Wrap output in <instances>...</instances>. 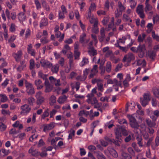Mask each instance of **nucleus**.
<instances>
[{
  "instance_id": "f8f14e48",
  "label": "nucleus",
  "mask_w": 159,
  "mask_h": 159,
  "mask_svg": "<svg viewBox=\"0 0 159 159\" xmlns=\"http://www.w3.org/2000/svg\"><path fill=\"white\" fill-rule=\"evenodd\" d=\"M54 127V123L52 122L48 125H44L43 130L44 132L47 130H49L52 129Z\"/></svg>"
},
{
  "instance_id": "4c0bfd02",
  "label": "nucleus",
  "mask_w": 159,
  "mask_h": 159,
  "mask_svg": "<svg viewBox=\"0 0 159 159\" xmlns=\"http://www.w3.org/2000/svg\"><path fill=\"white\" fill-rule=\"evenodd\" d=\"M145 10L146 12L152 10V7L149 3L145 4Z\"/></svg>"
},
{
  "instance_id": "39448f33",
  "label": "nucleus",
  "mask_w": 159,
  "mask_h": 159,
  "mask_svg": "<svg viewBox=\"0 0 159 159\" xmlns=\"http://www.w3.org/2000/svg\"><path fill=\"white\" fill-rule=\"evenodd\" d=\"M135 59V56L134 54L131 52L125 55L122 60L124 62L127 61L128 62L130 63L131 61L134 60Z\"/></svg>"
},
{
  "instance_id": "1a4fd4ad",
  "label": "nucleus",
  "mask_w": 159,
  "mask_h": 159,
  "mask_svg": "<svg viewBox=\"0 0 159 159\" xmlns=\"http://www.w3.org/2000/svg\"><path fill=\"white\" fill-rule=\"evenodd\" d=\"M105 29L102 28L100 31V34L98 36V39L100 42H102L105 39Z\"/></svg>"
},
{
  "instance_id": "5fc2aeb1",
  "label": "nucleus",
  "mask_w": 159,
  "mask_h": 159,
  "mask_svg": "<svg viewBox=\"0 0 159 159\" xmlns=\"http://www.w3.org/2000/svg\"><path fill=\"white\" fill-rule=\"evenodd\" d=\"M39 76L43 79V80H46V75L40 71L39 72Z\"/></svg>"
},
{
  "instance_id": "e433bc0d",
  "label": "nucleus",
  "mask_w": 159,
  "mask_h": 159,
  "mask_svg": "<svg viewBox=\"0 0 159 159\" xmlns=\"http://www.w3.org/2000/svg\"><path fill=\"white\" fill-rule=\"evenodd\" d=\"M122 157L125 159H131L132 157L129 154L126 152H123L122 154Z\"/></svg>"
},
{
  "instance_id": "423d86ee",
  "label": "nucleus",
  "mask_w": 159,
  "mask_h": 159,
  "mask_svg": "<svg viewBox=\"0 0 159 159\" xmlns=\"http://www.w3.org/2000/svg\"><path fill=\"white\" fill-rule=\"evenodd\" d=\"M145 51V47L144 44L142 45L140 44L139 45L138 47V52H139V57L140 58H142L143 57Z\"/></svg>"
},
{
  "instance_id": "9d476101",
  "label": "nucleus",
  "mask_w": 159,
  "mask_h": 159,
  "mask_svg": "<svg viewBox=\"0 0 159 159\" xmlns=\"http://www.w3.org/2000/svg\"><path fill=\"white\" fill-rule=\"evenodd\" d=\"M156 121L152 120L149 118L146 119V124L149 127L155 128L156 125Z\"/></svg>"
},
{
  "instance_id": "473e14b6",
  "label": "nucleus",
  "mask_w": 159,
  "mask_h": 159,
  "mask_svg": "<svg viewBox=\"0 0 159 159\" xmlns=\"http://www.w3.org/2000/svg\"><path fill=\"white\" fill-rule=\"evenodd\" d=\"M47 151L45 148H43L42 149V152L41 153L39 152V155H40L42 157H45L47 155Z\"/></svg>"
},
{
  "instance_id": "4be33fe9",
  "label": "nucleus",
  "mask_w": 159,
  "mask_h": 159,
  "mask_svg": "<svg viewBox=\"0 0 159 159\" xmlns=\"http://www.w3.org/2000/svg\"><path fill=\"white\" fill-rule=\"evenodd\" d=\"M97 101L98 100L95 97L91 99H88L87 100V102L89 104H90L92 105H94L95 104L97 103Z\"/></svg>"
},
{
  "instance_id": "e2e57ef3",
  "label": "nucleus",
  "mask_w": 159,
  "mask_h": 159,
  "mask_svg": "<svg viewBox=\"0 0 159 159\" xmlns=\"http://www.w3.org/2000/svg\"><path fill=\"white\" fill-rule=\"evenodd\" d=\"M109 2L108 0H106L104 4V9L107 10L109 9Z\"/></svg>"
},
{
  "instance_id": "13d9d810",
  "label": "nucleus",
  "mask_w": 159,
  "mask_h": 159,
  "mask_svg": "<svg viewBox=\"0 0 159 159\" xmlns=\"http://www.w3.org/2000/svg\"><path fill=\"white\" fill-rule=\"evenodd\" d=\"M153 137H151L148 139L147 142L145 144L147 147H149L150 146V145H151V143L153 140Z\"/></svg>"
},
{
  "instance_id": "f257e3e1",
  "label": "nucleus",
  "mask_w": 159,
  "mask_h": 159,
  "mask_svg": "<svg viewBox=\"0 0 159 159\" xmlns=\"http://www.w3.org/2000/svg\"><path fill=\"white\" fill-rule=\"evenodd\" d=\"M116 138L118 139L120 142H121L122 139L121 137L122 135L126 136L128 134V131L123 126H119L114 130Z\"/></svg>"
},
{
  "instance_id": "c9c22d12",
  "label": "nucleus",
  "mask_w": 159,
  "mask_h": 159,
  "mask_svg": "<svg viewBox=\"0 0 159 159\" xmlns=\"http://www.w3.org/2000/svg\"><path fill=\"white\" fill-rule=\"evenodd\" d=\"M49 110L48 109H47L43 113L42 116L41 118L42 119H44L46 117H48L49 115Z\"/></svg>"
},
{
  "instance_id": "dca6fc26",
  "label": "nucleus",
  "mask_w": 159,
  "mask_h": 159,
  "mask_svg": "<svg viewBox=\"0 0 159 159\" xmlns=\"http://www.w3.org/2000/svg\"><path fill=\"white\" fill-rule=\"evenodd\" d=\"M34 83L37 87V89H41L43 87V85L42 84V81L39 79L36 80Z\"/></svg>"
},
{
  "instance_id": "cd10ccee",
  "label": "nucleus",
  "mask_w": 159,
  "mask_h": 159,
  "mask_svg": "<svg viewBox=\"0 0 159 159\" xmlns=\"http://www.w3.org/2000/svg\"><path fill=\"white\" fill-rule=\"evenodd\" d=\"M144 99L149 101L151 99V94L150 92H148L144 93L143 95V98Z\"/></svg>"
},
{
  "instance_id": "f03ea898",
  "label": "nucleus",
  "mask_w": 159,
  "mask_h": 159,
  "mask_svg": "<svg viewBox=\"0 0 159 159\" xmlns=\"http://www.w3.org/2000/svg\"><path fill=\"white\" fill-rule=\"evenodd\" d=\"M146 113L153 120L156 121L159 116V111L158 110L153 111L148 109L146 110Z\"/></svg>"
},
{
  "instance_id": "ea45409f",
  "label": "nucleus",
  "mask_w": 159,
  "mask_h": 159,
  "mask_svg": "<svg viewBox=\"0 0 159 159\" xmlns=\"http://www.w3.org/2000/svg\"><path fill=\"white\" fill-rule=\"evenodd\" d=\"M143 11V6L142 5H138L137 7L136 10L137 13H138Z\"/></svg>"
},
{
  "instance_id": "7c9ffc66",
  "label": "nucleus",
  "mask_w": 159,
  "mask_h": 159,
  "mask_svg": "<svg viewBox=\"0 0 159 159\" xmlns=\"http://www.w3.org/2000/svg\"><path fill=\"white\" fill-rule=\"evenodd\" d=\"M146 36L144 33H142V35L139 34L138 37V40L139 42H142L143 41Z\"/></svg>"
},
{
  "instance_id": "2eb2a0df",
  "label": "nucleus",
  "mask_w": 159,
  "mask_h": 159,
  "mask_svg": "<svg viewBox=\"0 0 159 159\" xmlns=\"http://www.w3.org/2000/svg\"><path fill=\"white\" fill-rule=\"evenodd\" d=\"M29 153L33 156H39V152L38 150H34L32 147H31L29 151Z\"/></svg>"
},
{
  "instance_id": "3c124183",
  "label": "nucleus",
  "mask_w": 159,
  "mask_h": 159,
  "mask_svg": "<svg viewBox=\"0 0 159 159\" xmlns=\"http://www.w3.org/2000/svg\"><path fill=\"white\" fill-rule=\"evenodd\" d=\"M130 7L132 8H134L136 4V2L135 1V0H130Z\"/></svg>"
},
{
  "instance_id": "c85d7f7f",
  "label": "nucleus",
  "mask_w": 159,
  "mask_h": 159,
  "mask_svg": "<svg viewBox=\"0 0 159 159\" xmlns=\"http://www.w3.org/2000/svg\"><path fill=\"white\" fill-rule=\"evenodd\" d=\"M136 139L137 141V143L140 147H143V142L142 140V138L141 136H138L136 138Z\"/></svg>"
},
{
  "instance_id": "9b49d317",
  "label": "nucleus",
  "mask_w": 159,
  "mask_h": 159,
  "mask_svg": "<svg viewBox=\"0 0 159 159\" xmlns=\"http://www.w3.org/2000/svg\"><path fill=\"white\" fill-rule=\"evenodd\" d=\"M22 52L21 50L18 51L17 52L13 53L12 55L16 59V61H18L20 60L22 55Z\"/></svg>"
},
{
  "instance_id": "09e8293b",
  "label": "nucleus",
  "mask_w": 159,
  "mask_h": 159,
  "mask_svg": "<svg viewBox=\"0 0 159 159\" xmlns=\"http://www.w3.org/2000/svg\"><path fill=\"white\" fill-rule=\"evenodd\" d=\"M0 152H2L3 153V155H7L9 153V150H6L5 149H2L0 151Z\"/></svg>"
},
{
  "instance_id": "f3484780",
  "label": "nucleus",
  "mask_w": 159,
  "mask_h": 159,
  "mask_svg": "<svg viewBox=\"0 0 159 159\" xmlns=\"http://www.w3.org/2000/svg\"><path fill=\"white\" fill-rule=\"evenodd\" d=\"M51 71L53 73H57L58 71L59 65L58 64H56L51 66Z\"/></svg>"
},
{
  "instance_id": "6e6d98bb",
  "label": "nucleus",
  "mask_w": 159,
  "mask_h": 159,
  "mask_svg": "<svg viewBox=\"0 0 159 159\" xmlns=\"http://www.w3.org/2000/svg\"><path fill=\"white\" fill-rule=\"evenodd\" d=\"M122 12L119 10L118 9L115 11V17L118 18L120 16H121L122 14Z\"/></svg>"
},
{
  "instance_id": "f704fd0d",
  "label": "nucleus",
  "mask_w": 159,
  "mask_h": 159,
  "mask_svg": "<svg viewBox=\"0 0 159 159\" xmlns=\"http://www.w3.org/2000/svg\"><path fill=\"white\" fill-rule=\"evenodd\" d=\"M118 7L119 8V11L121 12L124 11L125 9V7L123 6L120 2H118Z\"/></svg>"
},
{
  "instance_id": "bf43d9fd",
  "label": "nucleus",
  "mask_w": 159,
  "mask_h": 159,
  "mask_svg": "<svg viewBox=\"0 0 159 159\" xmlns=\"http://www.w3.org/2000/svg\"><path fill=\"white\" fill-rule=\"evenodd\" d=\"M113 84H115V85L117 86L121 87V81H118L116 79L113 80Z\"/></svg>"
},
{
  "instance_id": "20e7f679",
  "label": "nucleus",
  "mask_w": 159,
  "mask_h": 159,
  "mask_svg": "<svg viewBox=\"0 0 159 159\" xmlns=\"http://www.w3.org/2000/svg\"><path fill=\"white\" fill-rule=\"evenodd\" d=\"M35 97L36 98V104L40 105L44 101V98L42 96V93L41 92H39L36 93Z\"/></svg>"
},
{
  "instance_id": "6e6552de",
  "label": "nucleus",
  "mask_w": 159,
  "mask_h": 159,
  "mask_svg": "<svg viewBox=\"0 0 159 159\" xmlns=\"http://www.w3.org/2000/svg\"><path fill=\"white\" fill-rule=\"evenodd\" d=\"M22 111L21 113H24V114H26L29 113L31 110V108L29 107V106L26 104L23 105L20 107Z\"/></svg>"
},
{
  "instance_id": "4468645a",
  "label": "nucleus",
  "mask_w": 159,
  "mask_h": 159,
  "mask_svg": "<svg viewBox=\"0 0 159 159\" xmlns=\"http://www.w3.org/2000/svg\"><path fill=\"white\" fill-rule=\"evenodd\" d=\"M48 20L47 18L44 17L43 18L40 22L39 26L41 28L42 27L48 25Z\"/></svg>"
},
{
  "instance_id": "052dcab7",
  "label": "nucleus",
  "mask_w": 159,
  "mask_h": 159,
  "mask_svg": "<svg viewBox=\"0 0 159 159\" xmlns=\"http://www.w3.org/2000/svg\"><path fill=\"white\" fill-rule=\"evenodd\" d=\"M128 118L129 120L130 123L136 121L135 118L133 116H132L130 115H128Z\"/></svg>"
},
{
  "instance_id": "37998d69",
  "label": "nucleus",
  "mask_w": 159,
  "mask_h": 159,
  "mask_svg": "<svg viewBox=\"0 0 159 159\" xmlns=\"http://www.w3.org/2000/svg\"><path fill=\"white\" fill-rule=\"evenodd\" d=\"M34 60L31 59L30 60V70H33L34 67Z\"/></svg>"
},
{
  "instance_id": "c756f323",
  "label": "nucleus",
  "mask_w": 159,
  "mask_h": 159,
  "mask_svg": "<svg viewBox=\"0 0 159 159\" xmlns=\"http://www.w3.org/2000/svg\"><path fill=\"white\" fill-rule=\"evenodd\" d=\"M153 94L155 97L159 98V89L157 88H154L153 89Z\"/></svg>"
},
{
  "instance_id": "a18cd8bd",
  "label": "nucleus",
  "mask_w": 159,
  "mask_h": 159,
  "mask_svg": "<svg viewBox=\"0 0 159 159\" xmlns=\"http://www.w3.org/2000/svg\"><path fill=\"white\" fill-rule=\"evenodd\" d=\"M80 53L78 50H74V57L75 59H78Z\"/></svg>"
},
{
  "instance_id": "c03bdc74",
  "label": "nucleus",
  "mask_w": 159,
  "mask_h": 159,
  "mask_svg": "<svg viewBox=\"0 0 159 159\" xmlns=\"http://www.w3.org/2000/svg\"><path fill=\"white\" fill-rule=\"evenodd\" d=\"M0 96L2 97L0 100L1 102H4L7 101L8 99L7 97L5 95L0 94Z\"/></svg>"
},
{
  "instance_id": "49530a36",
  "label": "nucleus",
  "mask_w": 159,
  "mask_h": 159,
  "mask_svg": "<svg viewBox=\"0 0 159 159\" xmlns=\"http://www.w3.org/2000/svg\"><path fill=\"white\" fill-rule=\"evenodd\" d=\"M34 3L36 6V9L37 10L41 8V4L38 0H34Z\"/></svg>"
},
{
  "instance_id": "864d4df0",
  "label": "nucleus",
  "mask_w": 159,
  "mask_h": 159,
  "mask_svg": "<svg viewBox=\"0 0 159 159\" xmlns=\"http://www.w3.org/2000/svg\"><path fill=\"white\" fill-rule=\"evenodd\" d=\"M70 133L69 134L68 136V139H71L72 137L74 136L75 134V131L74 130L71 129L70 130Z\"/></svg>"
},
{
  "instance_id": "aec40b11",
  "label": "nucleus",
  "mask_w": 159,
  "mask_h": 159,
  "mask_svg": "<svg viewBox=\"0 0 159 159\" xmlns=\"http://www.w3.org/2000/svg\"><path fill=\"white\" fill-rule=\"evenodd\" d=\"M67 97L66 95H63L59 97L57 100V102L60 104L64 103L67 100Z\"/></svg>"
},
{
  "instance_id": "58836bf2",
  "label": "nucleus",
  "mask_w": 159,
  "mask_h": 159,
  "mask_svg": "<svg viewBox=\"0 0 159 159\" xmlns=\"http://www.w3.org/2000/svg\"><path fill=\"white\" fill-rule=\"evenodd\" d=\"M86 36V34L84 33H83L80 36L79 41L80 43H84L85 41L84 39Z\"/></svg>"
},
{
  "instance_id": "a878e982",
  "label": "nucleus",
  "mask_w": 159,
  "mask_h": 159,
  "mask_svg": "<svg viewBox=\"0 0 159 159\" xmlns=\"http://www.w3.org/2000/svg\"><path fill=\"white\" fill-rule=\"evenodd\" d=\"M130 125L131 127L134 129H137L139 127V125L137 121L130 123Z\"/></svg>"
},
{
  "instance_id": "de8ad7c7",
  "label": "nucleus",
  "mask_w": 159,
  "mask_h": 159,
  "mask_svg": "<svg viewBox=\"0 0 159 159\" xmlns=\"http://www.w3.org/2000/svg\"><path fill=\"white\" fill-rule=\"evenodd\" d=\"M98 89V90L102 92L103 90V85L101 83H98L97 84Z\"/></svg>"
},
{
  "instance_id": "a19ab883",
  "label": "nucleus",
  "mask_w": 159,
  "mask_h": 159,
  "mask_svg": "<svg viewBox=\"0 0 159 159\" xmlns=\"http://www.w3.org/2000/svg\"><path fill=\"white\" fill-rule=\"evenodd\" d=\"M148 56L151 59L154 60V58L156 56V53L153 51H151L149 52Z\"/></svg>"
},
{
  "instance_id": "2f4dec72",
  "label": "nucleus",
  "mask_w": 159,
  "mask_h": 159,
  "mask_svg": "<svg viewBox=\"0 0 159 159\" xmlns=\"http://www.w3.org/2000/svg\"><path fill=\"white\" fill-rule=\"evenodd\" d=\"M89 115V112L84 110H82L80 111L79 113V115L80 116H82L83 115H85L86 117H87L88 115Z\"/></svg>"
},
{
  "instance_id": "5701e85b",
  "label": "nucleus",
  "mask_w": 159,
  "mask_h": 159,
  "mask_svg": "<svg viewBox=\"0 0 159 159\" xmlns=\"http://www.w3.org/2000/svg\"><path fill=\"white\" fill-rule=\"evenodd\" d=\"M89 62L88 59L86 57H84L83 58L82 61L80 63V65L82 67L88 64Z\"/></svg>"
},
{
  "instance_id": "0e129e2a",
  "label": "nucleus",
  "mask_w": 159,
  "mask_h": 159,
  "mask_svg": "<svg viewBox=\"0 0 159 159\" xmlns=\"http://www.w3.org/2000/svg\"><path fill=\"white\" fill-rule=\"evenodd\" d=\"M46 89L45 90V91L46 92H49L51 91L52 89V87L51 85L46 86Z\"/></svg>"
},
{
  "instance_id": "4d7b16f0",
  "label": "nucleus",
  "mask_w": 159,
  "mask_h": 159,
  "mask_svg": "<svg viewBox=\"0 0 159 159\" xmlns=\"http://www.w3.org/2000/svg\"><path fill=\"white\" fill-rule=\"evenodd\" d=\"M76 79L78 80L82 81H84L86 78L83 76L79 75L76 77Z\"/></svg>"
},
{
  "instance_id": "412c9836",
  "label": "nucleus",
  "mask_w": 159,
  "mask_h": 159,
  "mask_svg": "<svg viewBox=\"0 0 159 159\" xmlns=\"http://www.w3.org/2000/svg\"><path fill=\"white\" fill-rule=\"evenodd\" d=\"M98 22L96 21L93 25V27L92 29L93 32L95 34H97L98 32Z\"/></svg>"
},
{
  "instance_id": "774afa93",
  "label": "nucleus",
  "mask_w": 159,
  "mask_h": 159,
  "mask_svg": "<svg viewBox=\"0 0 159 159\" xmlns=\"http://www.w3.org/2000/svg\"><path fill=\"white\" fill-rule=\"evenodd\" d=\"M98 159H106L105 156L102 153L98 154L97 155Z\"/></svg>"
},
{
  "instance_id": "338daca9",
  "label": "nucleus",
  "mask_w": 159,
  "mask_h": 159,
  "mask_svg": "<svg viewBox=\"0 0 159 159\" xmlns=\"http://www.w3.org/2000/svg\"><path fill=\"white\" fill-rule=\"evenodd\" d=\"M100 143L102 145L106 147L108 145V143L107 142L103 140H100Z\"/></svg>"
},
{
  "instance_id": "603ef678",
  "label": "nucleus",
  "mask_w": 159,
  "mask_h": 159,
  "mask_svg": "<svg viewBox=\"0 0 159 159\" xmlns=\"http://www.w3.org/2000/svg\"><path fill=\"white\" fill-rule=\"evenodd\" d=\"M14 24L11 23L10 27V31L11 32H14L16 30Z\"/></svg>"
},
{
  "instance_id": "ddd939ff",
  "label": "nucleus",
  "mask_w": 159,
  "mask_h": 159,
  "mask_svg": "<svg viewBox=\"0 0 159 159\" xmlns=\"http://www.w3.org/2000/svg\"><path fill=\"white\" fill-rule=\"evenodd\" d=\"M106 71L107 73H110L111 72L112 69V64L111 62L108 61L107 62L105 67Z\"/></svg>"
},
{
  "instance_id": "bb28decb",
  "label": "nucleus",
  "mask_w": 159,
  "mask_h": 159,
  "mask_svg": "<svg viewBox=\"0 0 159 159\" xmlns=\"http://www.w3.org/2000/svg\"><path fill=\"white\" fill-rule=\"evenodd\" d=\"M149 101L144 99L143 98H140V102L143 107H145L148 104Z\"/></svg>"
},
{
  "instance_id": "0eeeda50",
  "label": "nucleus",
  "mask_w": 159,
  "mask_h": 159,
  "mask_svg": "<svg viewBox=\"0 0 159 159\" xmlns=\"http://www.w3.org/2000/svg\"><path fill=\"white\" fill-rule=\"evenodd\" d=\"M40 63L42 66L44 67L50 68L52 66V64L48 61L45 59H41Z\"/></svg>"
},
{
  "instance_id": "6ab92c4d",
  "label": "nucleus",
  "mask_w": 159,
  "mask_h": 159,
  "mask_svg": "<svg viewBox=\"0 0 159 159\" xmlns=\"http://www.w3.org/2000/svg\"><path fill=\"white\" fill-rule=\"evenodd\" d=\"M108 151L110 154L114 158H117L118 154L116 151L113 148H110Z\"/></svg>"
},
{
  "instance_id": "79ce46f5",
  "label": "nucleus",
  "mask_w": 159,
  "mask_h": 159,
  "mask_svg": "<svg viewBox=\"0 0 159 159\" xmlns=\"http://www.w3.org/2000/svg\"><path fill=\"white\" fill-rule=\"evenodd\" d=\"M97 68L98 65H94L93 66V68L91 70V72L96 74L98 72Z\"/></svg>"
},
{
  "instance_id": "393cba45",
  "label": "nucleus",
  "mask_w": 159,
  "mask_h": 159,
  "mask_svg": "<svg viewBox=\"0 0 159 159\" xmlns=\"http://www.w3.org/2000/svg\"><path fill=\"white\" fill-rule=\"evenodd\" d=\"M88 53L90 56H94L97 54V51L94 48L89 49L88 51Z\"/></svg>"
},
{
  "instance_id": "680f3d73",
  "label": "nucleus",
  "mask_w": 159,
  "mask_h": 159,
  "mask_svg": "<svg viewBox=\"0 0 159 159\" xmlns=\"http://www.w3.org/2000/svg\"><path fill=\"white\" fill-rule=\"evenodd\" d=\"M128 118L129 120L130 123L136 121L135 118L133 116H132L130 115H128Z\"/></svg>"
},
{
  "instance_id": "b1692460",
  "label": "nucleus",
  "mask_w": 159,
  "mask_h": 159,
  "mask_svg": "<svg viewBox=\"0 0 159 159\" xmlns=\"http://www.w3.org/2000/svg\"><path fill=\"white\" fill-rule=\"evenodd\" d=\"M18 18L20 21L24 20L25 19V14L23 12H20L18 15Z\"/></svg>"
},
{
  "instance_id": "a211bd4d",
  "label": "nucleus",
  "mask_w": 159,
  "mask_h": 159,
  "mask_svg": "<svg viewBox=\"0 0 159 159\" xmlns=\"http://www.w3.org/2000/svg\"><path fill=\"white\" fill-rule=\"evenodd\" d=\"M41 2L43 7L45 10L47 11H49L50 10V7L49 5L47 4L45 0H41Z\"/></svg>"
},
{
  "instance_id": "8fccbe9b",
  "label": "nucleus",
  "mask_w": 159,
  "mask_h": 159,
  "mask_svg": "<svg viewBox=\"0 0 159 159\" xmlns=\"http://www.w3.org/2000/svg\"><path fill=\"white\" fill-rule=\"evenodd\" d=\"M0 61H2L3 63L0 66V68H1L6 66H7V64L5 61V59L3 58H0Z\"/></svg>"
},
{
  "instance_id": "7ed1b4c3",
  "label": "nucleus",
  "mask_w": 159,
  "mask_h": 159,
  "mask_svg": "<svg viewBox=\"0 0 159 159\" xmlns=\"http://www.w3.org/2000/svg\"><path fill=\"white\" fill-rule=\"evenodd\" d=\"M25 84L26 89V92L29 95H33L35 93V91L33 85L26 80L25 81Z\"/></svg>"
},
{
  "instance_id": "69168bd1",
  "label": "nucleus",
  "mask_w": 159,
  "mask_h": 159,
  "mask_svg": "<svg viewBox=\"0 0 159 159\" xmlns=\"http://www.w3.org/2000/svg\"><path fill=\"white\" fill-rule=\"evenodd\" d=\"M6 128V126L2 123H0V130L2 131H4Z\"/></svg>"
},
{
  "instance_id": "72a5a7b5",
  "label": "nucleus",
  "mask_w": 159,
  "mask_h": 159,
  "mask_svg": "<svg viewBox=\"0 0 159 159\" xmlns=\"http://www.w3.org/2000/svg\"><path fill=\"white\" fill-rule=\"evenodd\" d=\"M28 103L30 105H33L35 99L32 97H30L27 99Z\"/></svg>"
}]
</instances>
